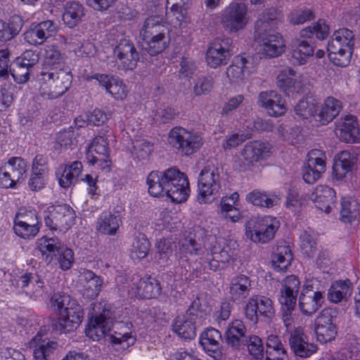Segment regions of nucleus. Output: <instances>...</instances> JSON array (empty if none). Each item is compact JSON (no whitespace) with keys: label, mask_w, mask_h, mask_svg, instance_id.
<instances>
[{"label":"nucleus","mask_w":360,"mask_h":360,"mask_svg":"<svg viewBox=\"0 0 360 360\" xmlns=\"http://www.w3.org/2000/svg\"><path fill=\"white\" fill-rule=\"evenodd\" d=\"M319 102L312 96L302 98L295 106L296 115L303 119L314 116L318 110Z\"/></svg>","instance_id":"52"},{"label":"nucleus","mask_w":360,"mask_h":360,"mask_svg":"<svg viewBox=\"0 0 360 360\" xmlns=\"http://www.w3.org/2000/svg\"><path fill=\"white\" fill-rule=\"evenodd\" d=\"M160 283L151 277L140 279L136 287L137 295L143 299L155 298L160 295Z\"/></svg>","instance_id":"44"},{"label":"nucleus","mask_w":360,"mask_h":360,"mask_svg":"<svg viewBox=\"0 0 360 360\" xmlns=\"http://www.w3.org/2000/svg\"><path fill=\"white\" fill-rule=\"evenodd\" d=\"M270 147L267 143L251 141L241 150V156L247 165H254L256 162L269 156Z\"/></svg>","instance_id":"27"},{"label":"nucleus","mask_w":360,"mask_h":360,"mask_svg":"<svg viewBox=\"0 0 360 360\" xmlns=\"http://www.w3.org/2000/svg\"><path fill=\"white\" fill-rule=\"evenodd\" d=\"M83 15L82 4L75 1L70 2L66 4L65 11L63 15V20L68 27H73L79 22Z\"/></svg>","instance_id":"50"},{"label":"nucleus","mask_w":360,"mask_h":360,"mask_svg":"<svg viewBox=\"0 0 360 360\" xmlns=\"http://www.w3.org/2000/svg\"><path fill=\"white\" fill-rule=\"evenodd\" d=\"M246 200L255 206L271 208L279 203L276 195H269L266 192L255 189L246 195Z\"/></svg>","instance_id":"47"},{"label":"nucleus","mask_w":360,"mask_h":360,"mask_svg":"<svg viewBox=\"0 0 360 360\" xmlns=\"http://www.w3.org/2000/svg\"><path fill=\"white\" fill-rule=\"evenodd\" d=\"M316 207L326 213H329L336 204V193L333 188L320 185L318 186L310 197Z\"/></svg>","instance_id":"26"},{"label":"nucleus","mask_w":360,"mask_h":360,"mask_svg":"<svg viewBox=\"0 0 360 360\" xmlns=\"http://www.w3.org/2000/svg\"><path fill=\"white\" fill-rule=\"evenodd\" d=\"M133 154L139 160H148L153 150V145L146 140H136L134 143Z\"/></svg>","instance_id":"60"},{"label":"nucleus","mask_w":360,"mask_h":360,"mask_svg":"<svg viewBox=\"0 0 360 360\" xmlns=\"http://www.w3.org/2000/svg\"><path fill=\"white\" fill-rule=\"evenodd\" d=\"M80 277L83 281L84 295L89 299L96 298L101 291L103 279L93 271L86 269L81 270Z\"/></svg>","instance_id":"31"},{"label":"nucleus","mask_w":360,"mask_h":360,"mask_svg":"<svg viewBox=\"0 0 360 360\" xmlns=\"http://www.w3.org/2000/svg\"><path fill=\"white\" fill-rule=\"evenodd\" d=\"M115 56L120 60L123 68L133 70L140 60V55L133 42L127 39H121L114 48Z\"/></svg>","instance_id":"19"},{"label":"nucleus","mask_w":360,"mask_h":360,"mask_svg":"<svg viewBox=\"0 0 360 360\" xmlns=\"http://www.w3.org/2000/svg\"><path fill=\"white\" fill-rule=\"evenodd\" d=\"M169 143L181 155L189 156L201 147L202 139L197 134L180 127H174L169 134Z\"/></svg>","instance_id":"8"},{"label":"nucleus","mask_w":360,"mask_h":360,"mask_svg":"<svg viewBox=\"0 0 360 360\" xmlns=\"http://www.w3.org/2000/svg\"><path fill=\"white\" fill-rule=\"evenodd\" d=\"M24 25L22 18L18 15L10 18L8 22L0 20V41L6 42L15 38Z\"/></svg>","instance_id":"40"},{"label":"nucleus","mask_w":360,"mask_h":360,"mask_svg":"<svg viewBox=\"0 0 360 360\" xmlns=\"http://www.w3.org/2000/svg\"><path fill=\"white\" fill-rule=\"evenodd\" d=\"M221 333L213 328H207L200 335V343L205 352L215 360H220L223 356L220 341Z\"/></svg>","instance_id":"24"},{"label":"nucleus","mask_w":360,"mask_h":360,"mask_svg":"<svg viewBox=\"0 0 360 360\" xmlns=\"http://www.w3.org/2000/svg\"><path fill=\"white\" fill-rule=\"evenodd\" d=\"M300 281L297 276H286L281 283L278 301L281 305L282 319L286 327L293 321L297 295L300 288Z\"/></svg>","instance_id":"4"},{"label":"nucleus","mask_w":360,"mask_h":360,"mask_svg":"<svg viewBox=\"0 0 360 360\" xmlns=\"http://www.w3.org/2000/svg\"><path fill=\"white\" fill-rule=\"evenodd\" d=\"M279 227V221L271 217L251 219L245 226L248 238L255 243H266L271 241Z\"/></svg>","instance_id":"7"},{"label":"nucleus","mask_w":360,"mask_h":360,"mask_svg":"<svg viewBox=\"0 0 360 360\" xmlns=\"http://www.w3.org/2000/svg\"><path fill=\"white\" fill-rule=\"evenodd\" d=\"M199 203H210L219 196L221 188L219 170L214 166L205 167L200 173L198 181Z\"/></svg>","instance_id":"6"},{"label":"nucleus","mask_w":360,"mask_h":360,"mask_svg":"<svg viewBox=\"0 0 360 360\" xmlns=\"http://www.w3.org/2000/svg\"><path fill=\"white\" fill-rule=\"evenodd\" d=\"M57 342L53 341L42 342L34 350L35 360H48V357L57 347Z\"/></svg>","instance_id":"64"},{"label":"nucleus","mask_w":360,"mask_h":360,"mask_svg":"<svg viewBox=\"0 0 360 360\" xmlns=\"http://www.w3.org/2000/svg\"><path fill=\"white\" fill-rule=\"evenodd\" d=\"M120 224L121 219L119 216L111 212H103L97 221L98 231L110 236L116 234Z\"/></svg>","instance_id":"46"},{"label":"nucleus","mask_w":360,"mask_h":360,"mask_svg":"<svg viewBox=\"0 0 360 360\" xmlns=\"http://www.w3.org/2000/svg\"><path fill=\"white\" fill-rule=\"evenodd\" d=\"M247 329L244 323L239 319L233 320L229 324L225 333V340L231 348L240 350L243 345L248 336L246 335Z\"/></svg>","instance_id":"30"},{"label":"nucleus","mask_w":360,"mask_h":360,"mask_svg":"<svg viewBox=\"0 0 360 360\" xmlns=\"http://www.w3.org/2000/svg\"><path fill=\"white\" fill-rule=\"evenodd\" d=\"M248 21V7L244 3L231 2L222 11L221 23L229 32L244 29Z\"/></svg>","instance_id":"10"},{"label":"nucleus","mask_w":360,"mask_h":360,"mask_svg":"<svg viewBox=\"0 0 360 360\" xmlns=\"http://www.w3.org/2000/svg\"><path fill=\"white\" fill-rule=\"evenodd\" d=\"M173 330L184 340H192L196 335L195 320L188 315L178 316L172 324Z\"/></svg>","instance_id":"38"},{"label":"nucleus","mask_w":360,"mask_h":360,"mask_svg":"<svg viewBox=\"0 0 360 360\" xmlns=\"http://www.w3.org/2000/svg\"><path fill=\"white\" fill-rule=\"evenodd\" d=\"M248 60L242 56H237L233 63L226 69V76L231 83H238L245 78V72L249 70Z\"/></svg>","instance_id":"43"},{"label":"nucleus","mask_w":360,"mask_h":360,"mask_svg":"<svg viewBox=\"0 0 360 360\" xmlns=\"http://www.w3.org/2000/svg\"><path fill=\"white\" fill-rule=\"evenodd\" d=\"M40 80L49 89V98L54 99L63 96L69 89L72 75L70 70L63 68H44Z\"/></svg>","instance_id":"5"},{"label":"nucleus","mask_w":360,"mask_h":360,"mask_svg":"<svg viewBox=\"0 0 360 360\" xmlns=\"http://www.w3.org/2000/svg\"><path fill=\"white\" fill-rule=\"evenodd\" d=\"M45 66L44 68H63V57L60 52L54 46H47L44 53Z\"/></svg>","instance_id":"59"},{"label":"nucleus","mask_w":360,"mask_h":360,"mask_svg":"<svg viewBox=\"0 0 360 360\" xmlns=\"http://www.w3.org/2000/svg\"><path fill=\"white\" fill-rule=\"evenodd\" d=\"M91 152L94 151L99 157L92 155L91 158L89 159V162L91 165H95L98 162H104L105 165H101L102 169H110V160H109V148L107 139L101 136L95 137L89 147Z\"/></svg>","instance_id":"33"},{"label":"nucleus","mask_w":360,"mask_h":360,"mask_svg":"<svg viewBox=\"0 0 360 360\" xmlns=\"http://www.w3.org/2000/svg\"><path fill=\"white\" fill-rule=\"evenodd\" d=\"M352 284L349 279L345 281H336L333 282L328 290L327 297L332 303H339L347 301L352 295Z\"/></svg>","instance_id":"37"},{"label":"nucleus","mask_w":360,"mask_h":360,"mask_svg":"<svg viewBox=\"0 0 360 360\" xmlns=\"http://www.w3.org/2000/svg\"><path fill=\"white\" fill-rule=\"evenodd\" d=\"M359 204L356 200L345 197L342 198L340 217L344 222H351L359 215Z\"/></svg>","instance_id":"51"},{"label":"nucleus","mask_w":360,"mask_h":360,"mask_svg":"<svg viewBox=\"0 0 360 360\" xmlns=\"http://www.w3.org/2000/svg\"><path fill=\"white\" fill-rule=\"evenodd\" d=\"M329 34V27L324 20L319 19L312 26L302 29L300 37L292 40L291 62L295 65H304L314 52V44L312 41L314 35L319 40L325 39Z\"/></svg>","instance_id":"1"},{"label":"nucleus","mask_w":360,"mask_h":360,"mask_svg":"<svg viewBox=\"0 0 360 360\" xmlns=\"http://www.w3.org/2000/svg\"><path fill=\"white\" fill-rule=\"evenodd\" d=\"M212 252H215V257L222 260L224 263H228L237 255L238 244L234 240L221 238L213 247Z\"/></svg>","instance_id":"39"},{"label":"nucleus","mask_w":360,"mask_h":360,"mask_svg":"<svg viewBox=\"0 0 360 360\" xmlns=\"http://www.w3.org/2000/svg\"><path fill=\"white\" fill-rule=\"evenodd\" d=\"M337 316L338 311L335 309L326 307L317 316L315 333L317 340L321 343H327L335 340L338 333Z\"/></svg>","instance_id":"12"},{"label":"nucleus","mask_w":360,"mask_h":360,"mask_svg":"<svg viewBox=\"0 0 360 360\" xmlns=\"http://www.w3.org/2000/svg\"><path fill=\"white\" fill-rule=\"evenodd\" d=\"M335 133L339 139L345 143H355L359 139V129L356 119L353 115L340 118L335 123Z\"/></svg>","instance_id":"21"},{"label":"nucleus","mask_w":360,"mask_h":360,"mask_svg":"<svg viewBox=\"0 0 360 360\" xmlns=\"http://www.w3.org/2000/svg\"><path fill=\"white\" fill-rule=\"evenodd\" d=\"M165 27L162 24V18L159 15L150 16L144 22L142 29L140 31L141 39L165 36Z\"/></svg>","instance_id":"41"},{"label":"nucleus","mask_w":360,"mask_h":360,"mask_svg":"<svg viewBox=\"0 0 360 360\" xmlns=\"http://www.w3.org/2000/svg\"><path fill=\"white\" fill-rule=\"evenodd\" d=\"M258 103L270 116L278 117L286 111L285 101L276 91H264L259 94Z\"/></svg>","instance_id":"23"},{"label":"nucleus","mask_w":360,"mask_h":360,"mask_svg":"<svg viewBox=\"0 0 360 360\" xmlns=\"http://www.w3.org/2000/svg\"><path fill=\"white\" fill-rule=\"evenodd\" d=\"M273 301L268 297L255 295L250 297L244 308V314L247 319L253 324L261 318L266 321H271L275 316Z\"/></svg>","instance_id":"9"},{"label":"nucleus","mask_w":360,"mask_h":360,"mask_svg":"<svg viewBox=\"0 0 360 360\" xmlns=\"http://www.w3.org/2000/svg\"><path fill=\"white\" fill-rule=\"evenodd\" d=\"M37 248L43 256L46 263L51 262L55 257L63 270L70 269L74 263L73 251L67 248L58 238H48L44 236L37 240Z\"/></svg>","instance_id":"3"},{"label":"nucleus","mask_w":360,"mask_h":360,"mask_svg":"<svg viewBox=\"0 0 360 360\" xmlns=\"http://www.w3.org/2000/svg\"><path fill=\"white\" fill-rule=\"evenodd\" d=\"M75 212L67 205L50 206L45 211L44 220L51 230H67L74 222Z\"/></svg>","instance_id":"11"},{"label":"nucleus","mask_w":360,"mask_h":360,"mask_svg":"<svg viewBox=\"0 0 360 360\" xmlns=\"http://www.w3.org/2000/svg\"><path fill=\"white\" fill-rule=\"evenodd\" d=\"M325 302L324 291H316L314 295L300 294L299 307L304 315L311 316L321 307Z\"/></svg>","instance_id":"36"},{"label":"nucleus","mask_w":360,"mask_h":360,"mask_svg":"<svg viewBox=\"0 0 360 360\" xmlns=\"http://www.w3.org/2000/svg\"><path fill=\"white\" fill-rule=\"evenodd\" d=\"M314 18L313 11L308 8L294 10L288 16V20L292 25L303 24L312 20Z\"/></svg>","instance_id":"61"},{"label":"nucleus","mask_w":360,"mask_h":360,"mask_svg":"<svg viewBox=\"0 0 360 360\" xmlns=\"http://www.w3.org/2000/svg\"><path fill=\"white\" fill-rule=\"evenodd\" d=\"M112 318L109 309H103L99 314L93 316L86 328V335L94 341H98L110 331Z\"/></svg>","instance_id":"16"},{"label":"nucleus","mask_w":360,"mask_h":360,"mask_svg":"<svg viewBox=\"0 0 360 360\" xmlns=\"http://www.w3.org/2000/svg\"><path fill=\"white\" fill-rule=\"evenodd\" d=\"M30 69L27 66L22 65L20 63L15 60L13 65L10 67L9 71L17 83L23 84L29 79Z\"/></svg>","instance_id":"63"},{"label":"nucleus","mask_w":360,"mask_h":360,"mask_svg":"<svg viewBox=\"0 0 360 360\" xmlns=\"http://www.w3.org/2000/svg\"><path fill=\"white\" fill-rule=\"evenodd\" d=\"M266 346L267 349H272L278 355L277 360H285V358L288 356L287 350L278 335H269Z\"/></svg>","instance_id":"62"},{"label":"nucleus","mask_w":360,"mask_h":360,"mask_svg":"<svg viewBox=\"0 0 360 360\" xmlns=\"http://www.w3.org/2000/svg\"><path fill=\"white\" fill-rule=\"evenodd\" d=\"M341 108L342 105L340 101L333 97H328L318 114L320 123L325 125L331 122L338 115Z\"/></svg>","instance_id":"45"},{"label":"nucleus","mask_w":360,"mask_h":360,"mask_svg":"<svg viewBox=\"0 0 360 360\" xmlns=\"http://www.w3.org/2000/svg\"><path fill=\"white\" fill-rule=\"evenodd\" d=\"M246 346L249 354L256 359L264 356V345L262 340L257 335H252L245 340L243 348Z\"/></svg>","instance_id":"58"},{"label":"nucleus","mask_w":360,"mask_h":360,"mask_svg":"<svg viewBox=\"0 0 360 360\" xmlns=\"http://www.w3.org/2000/svg\"><path fill=\"white\" fill-rule=\"evenodd\" d=\"M19 285L22 288L32 286L33 291L32 292L31 296L37 297L42 292L44 288V281L41 280L40 276L34 273L26 272L18 279Z\"/></svg>","instance_id":"53"},{"label":"nucleus","mask_w":360,"mask_h":360,"mask_svg":"<svg viewBox=\"0 0 360 360\" xmlns=\"http://www.w3.org/2000/svg\"><path fill=\"white\" fill-rule=\"evenodd\" d=\"M91 79L97 80L106 91L115 99L122 100L127 96V87L117 77L106 74H95Z\"/></svg>","instance_id":"28"},{"label":"nucleus","mask_w":360,"mask_h":360,"mask_svg":"<svg viewBox=\"0 0 360 360\" xmlns=\"http://www.w3.org/2000/svg\"><path fill=\"white\" fill-rule=\"evenodd\" d=\"M293 257L288 246H281L272 255V265L275 270L285 271L290 266Z\"/></svg>","instance_id":"48"},{"label":"nucleus","mask_w":360,"mask_h":360,"mask_svg":"<svg viewBox=\"0 0 360 360\" xmlns=\"http://www.w3.org/2000/svg\"><path fill=\"white\" fill-rule=\"evenodd\" d=\"M283 18L281 12L274 8L266 9L259 15L255 22V34L271 33L274 32L270 29Z\"/></svg>","instance_id":"34"},{"label":"nucleus","mask_w":360,"mask_h":360,"mask_svg":"<svg viewBox=\"0 0 360 360\" xmlns=\"http://www.w3.org/2000/svg\"><path fill=\"white\" fill-rule=\"evenodd\" d=\"M141 44L142 49L151 56H157L162 53L168 46V41L166 36L159 37L153 39L143 38Z\"/></svg>","instance_id":"56"},{"label":"nucleus","mask_w":360,"mask_h":360,"mask_svg":"<svg viewBox=\"0 0 360 360\" xmlns=\"http://www.w3.org/2000/svg\"><path fill=\"white\" fill-rule=\"evenodd\" d=\"M233 54L232 39L229 37L217 38L210 44L206 60L212 68L226 65Z\"/></svg>","instance_id":"14"},{"label":"nucleus","mask_w":360,"mask_h":360,"mask_svg":"<svg viewBox=\"0 0 360 360\" xmlns=\"http://www.w3.org/2000/svg\"><path fill=\"white\" fill-rule=\"evenodd\" d=\"M82 170V165L79 161H75L70 165L61 166L56 172L59 185L64 188L74 185L77 183Z\"/></svg>","instance_id":"32"},{"label":"nucleus","mask_w":360,"mask_h":360,"mask_svg":"<svg viewBox=\"0 0 360 360\" xmlns=\"http://www.w3.org/2000/svg\"><path fill=\"white\" fill-rule=\"evenodd\" d=\"M172 167L164 172L153 171L147 177L148 193L151 196L160 197L167 195V188L171 181Z\"/></svg>","instance_id":"22"},{"label":"nucleus","mask_w":360,"mask_h":360,"mask_svg":"<svg viewBox=\"0 0 360 360\" xmlns=\"http://www.w3.org/2000/svg\"><path fill=\"white\" fill-rule=\"evenodd\" d=\"M109 336V340L113 349L117 352H122L124 350L133 345L136 342V338L131 335V333H117Z\"/></svg>","instance_id":"57"},{"label":"nucleus","mask_w":360,"mask_h":360,"mask_svg":"<svg viewBox=\"0 0 360 360\" xmlns=\"http://www.w3.org/2000/svg\"><path fill=\"white\" fill-rule=\"evenodd\" d=\"M5 169L11 172V177L14 181L20 182L26 176L27 170V162L20 157H13L9 159L7 164L3 166Z\"/></svg>","instance_id":"49"},{"label":"nucleus","mask_w":360,"mask_h":360,"mask_svg":"<svg viewBox=\"0 0 360 360\" xmlns=\"http://www.w3.org/2000/svg\"><path fill=\"white\" fill-rule=\"evenodd\" d=\"M77 301L72 299L70 295L63 292H55L50 299V305L58 316L65 312L66 307H70L75 304Z\"/></svg>","instance_id":"55"},{"label":"nucleus","mask_w":360,"mask_h":360,"mask_svg":"<svg viewBox=\"0 0 360 360\" xmlns=\"http://www.w3.org/2000/svg\"><path fill=\"white\" fill-rule=\"evenodd\" d=\"M70 307H66L57 319L52 321L51 327L58 333H68L75 331L80 326L84 318V311L77 302Z\"/></svg>","instance_id":"13"},{"label":"nucleus","mask_w":360,"mask_h":360,"mask_svg":"<svg viewBox=\"0 0 360 360\" xmlns=\"http://www.w3.org/2000/svg\"><path fill=\"white\" fill-rule=\"evenodd\" d=\"M251 289V281L245 275H238L232 278L230 283V295L234 300H242L247 297Z\"/></svg>","instance_id":"42"},{"label":"nucleus","mask_w":360,"mask_h":360,"mask_svg":"<svg viewBox=\"0 0 360 360\" xmlns=\"http://www.w3.org/2000/svg\"><path fill=\"white\" fill-rule=\"evenodd\" d=\"M255 37L262 42V53L269 57H277L284 51V41L278 32L256 34Z\"/></svg>","instance_id":"25"},{"label":"nucleus","mask_w":360,"mask_h":360,"mask_svg":"<svg viewBox=\"0 0 360 360\" xmlns=\"http://www.w3.org/2000/svg\"><path fill=\"white\" fill-rule=\"evenodd\" d=\"M203 250L200 243L191 236L181 239L176 247L175 257L179 265L186 268L192 257L202 255Z\"/></svg>","instance_id":"20"},{"label":"nucleus","mask_w":360,"mask_h":360,"mask_svg":"<svg viewBox=\"0 0 360 360\" xmlns=\"http://www.w3.org/2000/svg\"><path fill=\"white\" fill-rule=\"evenodd\" d=\"M277 85L287 96L298 94L302 89L300 74L291 68H286L277 76Z\"/></svg>","instance_id":"29"},{"label":"nucleus","mask_w":360,"mask_h":360,"mask_svg":"<svg viewBox=\"0 0 360 360\" xmlns=\"http://www.w3.org/2000/svg\"><path fill=\"white\" fill-rule=\"evenodd\" d=\"M308 159L302 167V178L309 184L315 183L325 172L324 155L320 150H312L307 155Z\"/></svg>","instance_id":"17"},{"label":"nucleus","mask_w":360,"mask_h":360,"mask_svg":"<svg viewBox=\"0 0 360 360\" xmlns=\"http://www.w3.org/2000/svg\"><path fill=\"white\" fill-rule=\"evenodd\" d=\"M354 35L352 30L341 28L334 32L328 43V57L334 65L346 67L350 62Z\"/></svg>","instance_id":"2"},{"label":"nucleus","mask_w":360,"mask_h":360,"mask_svg":"<svg viewBox=\"0 0 360 360\" xmlns=\"http://www.w3.org/2000/svg\"><path fill=\"white\" fill-rule=\"evenodd\" d=\"M171 174L167 196L174 202H183L187 200L190 193L188 179L176 167H172Z\"/></svg>","instance_id":"15"},{"label":"nucleus","mask_w":360,"mask_h":360,"mask_svg":"<svg viewBox=\"0 0 360 360\" xmlns=\"http://www.w3.org/2000/svg\"><path fill=\"white\" fill-rule=\"evenodd\" d=\"M355 163V155L347 150L338 153L333 165V175L337 180L342 179L352 170Z\"/></svg>","instance_id":"35"},{"label":"nucleus","mask_w":360,"mask_h":360,"mask_svg":"<svg viewBox=\"0 0 360 360\" xmlns=\"http://www.w3.org/2000/svg\"><path fill=\"white\" fill-rule=\"evenodd\" d=\"M288 342L294 355L300 358L310 357L318 349L316 345L309 342L301 328H297L290 333Z\"/></svg>","instance_id":"18"},{"label":"nucleus","mask_w":360,"mask_h":360,"mask_svg":"<svg viewBox=\"0 0 360 360\" xmlns=\"http://www.w3.org/2000/svg\"><path fill=\"white\" fill-rule=\"evenodd\" d=\"M36 222V219L30 221H19L15 219L14 231L20 238L25 239H30L34 237L39 232V228L38 223Z\"/></svg>","instance_id":"54"}]
</instances>
